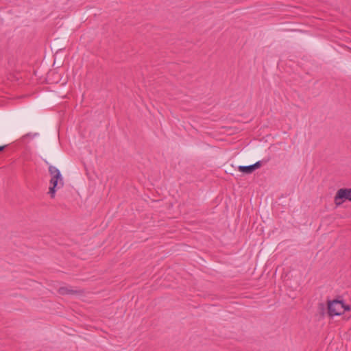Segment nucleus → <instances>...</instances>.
<instances>
[{
    "instance_id": "nucleus-1",
    "label": "nucleus",
    "mask_w": 351,
    "mask_h": 351,
    "mask_svg": "<svg viewBox=\"0 0 351 351\" xmlns=\"http://www.w3.org/2000/svg\"><path fill=\"white\" fill-rule=\"evenodd\" d=\"M343 300L335 299L328 301V314L330 317L343 313Z\"/></svg>"
},
{
    "instance_id": "nucleus-2",
    "label": "nucleus",
    "mask_w": 351,
    "mask_h": 351,
    "mask_svg": "<svg viewBox=\"0 0 351 351\" xmlns=\"http://www.w3.org/2000/svg\"><path fill=\"white\" fill-rule=\"evenodd\" d=\"M346 200L351 202V188H342L336 193L335 204L337 206H340Z\"/></svg>"
},
{
    "instance_id": "nucleus-3",
    "label": "nucleus",
    "mask_w": 351,
    "mask_h": 351,
    "mask_svg": "<svg viewBox=\"0 0 351 351\" xmlns=\"http://www.w3.org/2000/svg\"><path fill=\"white\" fill-rule=\"evenodd\" d=\"M263 161L259 160L255 162L253 165H250L248 166H239L237 167L238 170L244 173V174H250L254 172L256 169L260 168L262 166Z\"/></svg>"
},
{
    "instance_id": "nucleus-4",
    "label": "nucleus",
    "mask_w": 351,
    "mask_h": 351,
    "mask_svg": "<svg viewBox=\"0 0 351 351\" xmlns=\"http://www.w3.org/2000/svg\"><path fill=\"white\" fill-rule=\"evenodd\" d=\"M51 186L49 187V193L51 198L55 197L56 193L58 189H60L64 186V181H59L58 180H50Z\"/></svg>"
},
{
    "instance_id": "nucleus-5",
    "label": "nucleus",
    "mask_w": 351,
    "mask_h": 351,
    "mask_svg": "<svg viewBox=\"0 0 351 351\" xmlns=\"http://www.w3.org/2000/svg\"><path fill=\"white\" fill-rule=\"evenodd\" d=\"M49 173L51 177V179L63 181L62 176L57 167L50 165L49 167Z\"/></svg>"
},
{
    "instance_id": "nucleus-6",
    "label": "nucleus",
    "mask_w": 351,
    "mask_h": 351,
    "mask_svg": "<svg viewBox=\"0 0 351 351\" xmlns=\"http://www.w3.org/2000/svg\"><path fill=\"white\" fill-rule=\"evenodd\" d=\"M58 293L60 295H75L77 293H81L82 291L79 290H75L73 289L71 287H61L58 289Z\"/></svg>"
},
{
    "instance_id": "nucleus-7",
    "label": "nucleus",
    "mask_w": 351,
    "mask_h": 351,
    "mask_svg": "<svg viewBox=\"0 0 351 351\" xmlns=\"http://www.w3.org/2000/svg\"><path fill=\"white\" fill-rule=\"evenodd\" d=\"M319 308L320 313L322 314V315H324L325 313V307H324V304L320 303L319 304Z\"/></svg>"
},
{
    "instance_id": "nucleus-8",
    "label": "nucleus",
    "mask_w": 351,
    "mask_h": 351,
    "mask_svg": "<svg viewBox=\"0 0 351 351\" xmlns=\"http://www.w3.org/2000/svg\"><path fill=\"white\" fill-rule=\"evenodd\" d=\"M343 313L346 312V311H349L351 310V307L350 305H348V304H346L344 302H343Z\"/></svg>"
},
{
    "instance_id": "nucleus-9",
    "label": "nucleus",
    "mask_w": 351,
    "mask_h": 351,
    "mask_svg": "<svg viewBox=\"0 0 351 351\" xmlns=\"http://www.w3.org/2000/svg\"><path fill=\"white\" fill-rule=\"evenodd\" d=\"M6 146L7 145L0 146V152H3L5 149Z\"/></svg>"
}]
</instances>
